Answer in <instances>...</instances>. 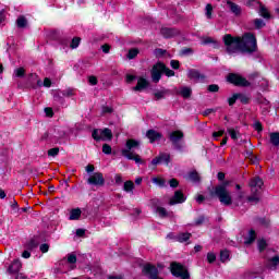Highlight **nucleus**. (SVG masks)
Listing matches in <instances>:
<instances>
[{
	"label": "nucleus",
	"instance_id": "864d4df0",
	"mask_svg": "<svg viewBox=\"0 0 279 279\" xmlns=\"http://www.w3.org/2000/svg\"><path fill=\"white\" fill-rule=\"evenodd\" d=\"M208 90L209 93H217L219 90V85H209Z\"/></svg>",
	"mask_w": 279,
	"mask_h": 279
},
{
	"label": "nucleus",
	"instance_id": "338daca9",
	"mask_svg": "<svg viewBox=\"0 0 279 279\" xmlns=\"http://www.w3.org/2000/svg\"><path fill=\"white\" fill-rule=\"evenodd\" d=\"M84 234H86V231L84 229L76 230V236H84Z\"/></svg>",
	"mask_w": 279,
	"mask_h": 279
},
{
	"label": "nucleus",
	"instance_id": "412c9836",
	"mask_svg": "<svg viewBox=\"0 0 279 279\" xmlns=\"http://www.w3.org/2000/svg\"><path fill=\"white\" fill-rule=\"evenodd\" d=\"M227 5L229 8V10L235 14V16H239V14H241V7H239V4L232 2V1H227Z\"/></svg>",
	"mask_w": 279,
	"mask_h": 279
},
{
	"label": "nucleus",
	"instance_id": "c85d7f7f",
	"mask_svg": "<svg viewBox=\"0 0 279 279\" xmlns=\"http://www.w3.org/2000/svg\"><path fill=\"white\" fill-rule=\"evenodd\" d=\"M16 25L20 29H24V27H27V19L25 16L17 17Z\"/></svg>",
	"mask_w": 279,
	"mask_h": 279
},
{
	"label": "nucleus",
	"instance_id": "b1692460",
	"mask_svg": "<svg viewBox=\"0 0 279 279\" xmlns=\"http://www.w3.org/2000/svg\"><path fill=\"white\" fill-rule=\"evenodd\" d=\"M153 184H156V186H159V189H165L167 186V181L160 177H155L151 179Z\"/></svg>",
	"mask_w": 279,
	"mask_h": 279
},
{
	"label": "nucleus",
	"instance_id": "6ab92c4d",
	"mask_svg": "<svg viewBox=\"0 0 279 279\" xmlns=\"http://www.w3.org/2000/svg\"><path fill=\"white\" fill-rule=\"evenodd\" d=\"M80 217H82V209L73 208L70 210V216H69L70 221H80Z\"/></svg>",
	"mask_w": 279,
	"mask_h": 279
},
{
	"label": "nucleus",
	"instance_id": "13d9d810",
	"mask_svg": "<svg viewBox=\"0 0 279 279\" xmlns=\"http://www.w3.org/2000/svg\"><path fill=\"white\" fill-rule=\"evenodd\" d=\"M114 180L116 184H123V177L121 174H116Z\"/></svg>",
	"mask_w": 279,
	"mask_h": 279
},
{
	"label": "nucleus",
	"instance_id": "393cba45",
	"mask_svg": "<svg viewBox=\"0 0 279 279\" xmlns=\"http://www.w3.org/2000/svg\"><path fill=\"white\" fill-rule=\"evenodd\" d=\"M254 241H256V232L254 230H251L248 232V235L245 238V245H252V243H254Z\"/></svg>",
	"mask_w": 279,
	"mask_h": 279
},
{
	"label": "nucleus",
	"instance_id": "c9c22d12",
	"mask_svg": "<svg viewBox=\"0 0 279 279\" xmlns=\"http://www.w3.org/2000/svg\"><path fill=\"white\" fill-rule=\"evenodd\" d=\"M138 53H140L138 48H132L129 50V53L126 57L129 58V60H134V58H136Z\"/></svg>",
	"mask_w": 279,
	"mask_h": 279
},
{
	"label": "nucleus",
	"instance_id": "7ed1b4c3",
	"mask_svg": "<svg viewBox=\"0 0 279 279\" xmlns=\"http://www.w3.org/2000/svg\"><path fill=\"white\" fill-rule=\"evenodd\" d=\"M162 73H165L167 77H173L175 75V72L167 68L165 63L158 62L153 66L150 72L151 80L153 82H155V84H158V82H160V77H162Z\"/></svg>",
	"mask_w": 279,
	"mask_h": 279
},
{
	"label": "nucleus",
	"instance_id": "de8ad7c7",
	"mask_svg": "<svg viewBox=\"0 0 279 279\" xmlns=\"http://www.w3.org/2000/svg\"><path fill=\"white\" fill-rule=\"evenodd\" d=\"M179 184L180 183L175 179H171L169 181V185H170L171 189H178Z\"/></svg>",
	"mask_w": 279,
	"mask_h": 279
},
{
	"label": "nucleus",
	"instance_id": "7c9ffc66",
	"mask_svg": "<svg viewBox=\"0 0 279 279\" xmlns=\"http://www.w3.org/2000/svg\"><path fill=\"white\" fill-rule=\"evenodd\" d=\"M220 260L221 263H228L230 260V252L228 250L220 252Z\"/></svg>",
	"mask_w": 279,
	"mask_h": 279
},
{
	"label": "nucleus",
	"instance_id": "bb28decb",
	"mask_svg": "<svg viewBox=\"0 0 279 279\" xmlns=\"http://www.w3.org/2000/svg\"><path fill=\"white\" fill-rule=\"evenodd\" d=\"M134 182L133 181H126V182H124V184H123V191L125 192V193H134Z\"/></svg>",
	"mask_w": 279,
	"mask_h": 279
},
{
	"label": "nucleus",
	"instance_id": "e2e57ef3",
	"mask_svg": "<svg viewBox=\"0 0 279 279\" xmlns=\"http://www.w3.org/2000/svg\"><path fill=\"white\" fill-rule=\"evenodd\" d=\"M11 208H12L13 213H16L19 210V203L13 201Z\"/></svg>",
	"mask_w": 279,
	"mask_h": 279
},
{
	"label": "nucleus",
	"instance_id": "9b49d317",
	"mask_svg": "<svg viewBox=\"0 0 279 279\" xmlns=\"http://www.w3.org/2000/svg\"><path fill=\"white\" fill-rule=\"evenodd\" d=\"M143 271L150 279H162V278L158 277V274H159L158 268H156L155 266H151V264H147L146 266H144Z\"/></svg>",
	"mask_w": 279,
	"mask_h": 279
},
{
	"label": "nucleus",
	"instance_id": "37998d69",
	"mask_svg": "<svg viewBox=\"0 0 279 279\" xmlns=\"http://www.w3.org/2000/svg\"><path fill=\"white\" fill-rule=\"evenodd\" d=\"M58 154H60V148L58 147L48 150V156H51L52 158H56Z\"/></svg>",
	"mask_w": 279,
	"mask_h": 279
},
{
	"label": "nucleus",
	"instance_id": "a211bd4d",
	"mask_svg": "<svg viewBox=\"0 0 279 279\" xmlns=\"http://www.w3.org/2000/svg\"><path fill=\"white\" fill-rule=\"evenodd\" d=\"M149 86V81H147L145 77H140L137 80V85L133 87V90L136 93H141L142 90H145Z\"/></svg>",
	"mask_w": 279,
	"mask_h": 279
},
{
	"label": "nucleus",
	"instance_id": "c03bdc74",
	"mask_svg": "<svg viewBox=\"0 0 279 279\" xmlns=\"http://www.w3.org/2000/svg\"><path fill=\"white\" fill-rule=\"evenodd\" d=\"M80 40L81 39L78 37L73 38L72 41H71L70 47L72 49H77L80 47Z\"/></svg>",
	"mask_w": 279,
	"mask_h": 279
},
{
	"label": "nucleus",
	"instance_id": "20e7f679",
	"mask_svg": "<svg viewBox=\"0 0 279 279\" xmlns=\"http://www.w3.org/2000/svg\"><path fill=\"white\" fill-rule=\"evenodd\" d=\"M226 186L227 184L216 186L215 195H217L219 202H221L223 206H230V204H232V196Z\"/></svg>",
	"mask_w": 279,
	"mask_h": 279
},
{
	"label": "nucleus",
	"instance_id": "bf43d9fd",
	"mask_svg": "<svg viewBox=\"0 0 279 279\" xmlns=\"http://www.w3.org/2000/svg\"><path fill=\"white\" fill-rule=\"evenodd\" d=\"M135 80H136L135 75H132V74L126 75V83L128 84H132V82L135 81Z\"/></svg>",
	"mask_w": 279,
	"mask_h": 279
},
{
	"label": "nucleus",
	"instance_id": "5701e85b",
	"mask_svg": "<svg viewBox=\"0 0 279 279\" xmlns=\"http://www.w3.org/2000/svg\"><path fill=\"white\" fill-rule=\"evenodd\" d=\"M227 132L229 136H231L232 141H239V138L241 137V133L239 132V129L229 128L227 129Z\"/></svg>",
	"mask_w": 279,
	"mask_h": 279
},
{
	"label": "nucleus",
	"instance_id": "49530a36",
	"mask_svg": "<svg viewBox=\"0 0 279 279\" xmlns=\"http://www.w3.org/2000/svg\"><path fill=\"white\" fill-rule=\"evenodd\" d=\"M97 76H88V83L90 84V86H97Z\"/></svg>",
	"mask_w": 279,
	"mask_h": 279
},
{
	"label": "nucleus",
	"instance_id": "aec40b11",
	"mask_svg": "<svg viewBox=\"0 0 279 279\" xmlns=\"http://www.w3.org/2000/svg\"><path fill=\"white\" fill-rule=\"evenodd\" d=\"M146 136L150 141V143H156V141H160L162 135L154 130H149L147 131Z\"/></svg>",
	"mask_w": 279,
	"mask_h": 279
},
{
	"label": "nucleus",
	"instance_id": "5fc2aeb1",
	"mask_svg": "<svg viewBox=\"0 0 279 279\" xmlns=\"http://www.w3.org/2000/svg\"><path fill=\"white\" fill-rule=\"evenodd\" d=\"M5 23V11H0V25H3Z\"/></svg>",
	"mask_w": 279,
	"mask_h": 279
},
{
	"label": "nucleus",
	"instance_id": "423d86ee",
	"mask_svg": "<svg viewBox=\"0 0 279 279\" xmlns=\"http://www.w3.org/2000/svg\"><path fill=\"white\" fill-rule=\"evenodd\" d=\"M170 270L171 274L177 278L189 279V271L186 270V268H184V266H182V264L172 263L170 265Z\"/></svg>",
	"mask_w": 279,
	"mask_h": 279
},
{
	"label": "nucleus",
	"instance_id": "c756f323",
	"mask_svg": "<svg viewBox=\"0 0 279 279\" xmlns=\"http://www.w3.org/2000/svg\"><path fill=\"white\" fill-rule=\"evenodd\" d=\"M156 215H158L161 218L169 217V213L165 207H157L155 209Z\"/></svg>",
	"mask_w": 279,
	"mask_h": 279
},
{
	"label": "nucleus",
	"instance_id": "9d476101",
	"mask_svg": "<svg viewBox=\"0 0 279 279\" xmlns=\"http://www.w3.org/2000/svg\"><path fill=\"white\" fill-rule=\"evenodd\" d=\"M181 138H184V133L182 131H173L170 134V141L173 143L175 149H182L183 145H180Z\"/></svg>",
	"mask_w": 279,
	"mask_h": 279
},
{
	"label": "nucleus",
	"instance_id": "58836bf2",
	"mask_svg": "<svg viewBox=\"0 0 279 279\" xmlns=\"http://www.w3.org/2000/svg\"><path fill=\"white\" fill-rule=\"evenodd\" d=\"M241 97H243V94H234L231 98H229V106H233V104L241 99Z\"/></svg>",
	"mask_w": 279,
	"mask_h": 279
},
{
	"label": "nucleus",
	"instance_id": "72a5a7b5",
	"mask_svg": "<svg viewBox=\"0 0 279 279\" xmlns=\"http://www.w3.org/2000/svg\"><path fill=\"white\" fill-rule=\"evenodd\" d=\"M270 143H271V145H275V147H278V145H279V133H270Z\"/></svg>",
	"mask_w": 279,
	"mask_h": 279
},
{
	"label": "nucleus",
	"instance_id": "f257e3e1",
	"mask_svg": "<svg viewBox=\"0 0 279 279\" xmlns=\"http://www.w3.org/2000/svg\"><path fill=\"white\" fill-rule=\"evenodd\" d=\"M223 43L228 53H236V51L252 53L256 51V36L252 33H245L242 38L226 35L223 37Z\"/></svg>",
	"mask_w": 279,
	"mask_h": 279
},
{
	"label": "nucleus",
	"instance_id": "a878e982",
	"mask_svg": "<svg viewBox=\"0 0 279 279\" xmlns=\"http://www.w3.org/2000/svg\"><path fill=\"white\" fill-rule=\"evenodd\" d=\"M68 263L70 265V269H75V263H77V256L74 253L68 254Z\"/></svg>",
	"mask_w": 279,
	"mask_h": 279
},
{
	"label": "nucleus",
	"instance_id": "2eb2a0df",
	"mask_svg": "<svg viewBox=\"0 0 279 279\" xmlns=\"http://www.w3.org/2000/svg\"><path fill=\"white\" fill-rule=\"evenodd\" d=\"M187 77L193 82H206V76H204V74H201L197 70H189Z\"/></svg>",
	"mask_w": 279,
	"mask_h": 279
},
{
	"label": "nucleus",
	"instance_id": "e433bc0d",
	"mask_svg": "<svg viewBox=\"0 0 279 279\" xmlns=\"http://www.w3.org/2000/svg\"><path fill=\"white\" fill-rule=\"evenodd\" d=\"M205 15H206V19H213V4H207L206 8H205Z\"/></svg>",
	"mask_w": 279,
	"mask_h": 279
},
{
	"label": "nucleus",
	"instance_id": "473e14b6",
	"mask_svg": "<svg viewBox=\"0 0 279 279\" xmlns=\"http://www.w3.org/2000/svg\"><path fill=\"white\" fill-rule=\"evenodd\" d=\"M191 239V233H180L178 235V242L179 243H186Z\"/></svg>",
	"mask_w": 279,
	"mask_h": 279
},
{
	"label": "nucleus",
	"instance_id": "a18cd8bd",
	"mask_svg": "<svg viewBox=\"0 0 279 279\" xmlns=\"http://www.w3.org/2000/svg\"><path fill=\"white\" fill-rule=\"evenodd\" d=\"M102 153L104 154H112V147H110V145H108V144H104L102 145Z\"/></svg>",
	"mask_w": 279,
	"mask_h": 279
},
{
	"label": "nucleus",
	"instance_id": "6e6552de",
	"mask_svg": "<svg viewBox=\"0 0 279 279\" xmlns=\"http://www.w3.org/2000/svg\"><path fill=\"white\" fill-rule=\"evenodd\" d=\"M88 184H92L94 186H104V184L106 183V180L104 179V174L100 172H95L94 174H92L88 180H87Z\"/></svg>",
	"mask_w": 279,
	"mask_h": 279
},
{
	"label": "nucleus",
	"instance_id": "603ef678",
	"mask_svg": "<svg viewBox=\"0 0 279 279\" xmlns=\"http://www.w3.org/2000/svg\"><path fill=\"white\" fill-rule=\"evenodd\" d=\"M39 250L43 254H47V252H49V244H41Z\"/></svg>",
	"mask_w": 279,
	"mask_h": 279
},
{
	"label": "nucleus",
	"instance_id": "4d7b16f0",
	"mask_svg": "<svg viewBox=\"0 0 279 279\" xmlns=\"http://www.w3.org/2000/svg\"><path fill=\"white\" fill-rule=\"evenodd\" d=\"M45 114L46 117H53V109L49 107L45 108Z\"/></svg>",
	"mask_w": 279,
	"mask_h": 279
},
{
	"label": "nucleus",
	"instance_id": "774afa93",
	"mask_svg": "<svg viewBox=\"0 0 279 279\" xmlns=\"http://www.w3.org/2000/svg\"><path fill=\"white\" fill-rule=\"evenodd\" d=\"M32 256V253H29V251H24L22 253V258H29Z\"/></svg>",
	"mask_w": 279,
	"mask_h": 279
},
{
	"label": "nucleus",
	"instance_id": "680f3d73",
	"mask_svg": "<svg viewBox=\"0 0 279 279\" xmlns=\"http://www.w3.org/2000/svg\"><path fill=\"white\" fill-rule=\"evenodd\" d=\"M85 171L87 173H93V171H95V166L93 165H87L86 168H85Z\"/></svg>",
	"mask_w": 279,
	"mask_h": 279
},
{
	"label": "nucleus",
	"instance_id": "39448f33",
	"mask_svg": "<svg viewBox=\"0 0 279 279\" xmlns=\"http://www.w3.org/2000/svg\"><path fill=\"white\" fill-rule=\"evenodd\" d=\"M92 136L94 141H112V131L110 129H96L93 131Z\"/></svg>",
	"mask_w": 279,
	"mask_h": 279
},
{
	"label": "nucleus",
	"instance_id": "a19ab883",
	"mask_svg": "<svg viewBox=\"0 0 279 279\" xmlns=\"http://www.w3.org/2000/svg\"><path fill=\"white\" fill-rule=\"evenodd\" d=\"M257 246L259 252H263V250H265V247H267V241L260 239L257 241Z\"/></svg>",
	"mask_w": 279,
	"mask_h": 279
},
{
	"label": "nucleus",
	"instance_id": "4c0bfd02",
	"mask_svg": "<svg viewBox=\"0 0 279 279\" xmlns=\"http://www.w3.org/2000/svg\"><path fill=\"white\" fill-rule=\"evenodd\" d=\"M189 180L191 182H199V174L195 171L190 172Z\"/></svg>",
	"mask_w": 279,
	"mask_h": 279
},
{
	"label": "nucleus",
	"instance_id": "0e129e2a",
	"mask_svg": "<svg viewBox=\"0 0 279 279\" xmlns=\"http://www.w3.org/2000/svg\"><path fill=\"white\" fill-rule=\"evenodd\" d=\"M254 128H255V130H257V132H262L263 131V125L260 124V122H255L254 123Z\"/></svg>",
	"mask_w": 279,
	"mask_h": 279
},
{
	"label": "nucleus",
	"instance_id": "ea45409f",
	"mask_svg": "<svg viewBox=\"0 0 279 279\" xmlns=\"http://www.w3.org/2000/svg\"><path fill=\"white\" fill-rule=\"evenodd\" d=\"M254 25H255L256 29H262V27H265V21H263L260 19H255Z\"/></svg>",
	"mask_w": 279,
	"mask_h": 279
},
{
	"label": "nucleus",
	"instance_id": "dca6fc26",
	"mask_svg": "<svg viewBox=\"0 0 279 279\" xmlns=\"http://www.w3.org/2000/svg\"><path fill=\"white\" fill-rule=\"evenodd\" d=\"M278 265H279L278 255H274L271 257L267 256V263H266L267 269H271L272 271H276L278 269Z\"/></svg>",
	"mask_w": 279,
	"mask_h": 279
},
{
	"label": "nucleus",
	"instance_id": "4468645a",
	"mask_svg": "<svg viewBox=\"0 0 279 279\" xmlns=\"http://www.w3.org/2000/svg\"><path fill=\"white\" fill-rule=\"evenodd\" d=\"M251 191L254 195H258V191L263 189V179L256 177L250 182Z\"/></svg>",
	"mask_w": 279,
	"mask_h": 279
},
{
	"label": "nucleus",
	"instance_id": "69168bd1",
	"mask_svg": "<svg viewBox=\"0 0 279 279\" xmlns=\"http://www.w3.org/2000/svg\"><path fill=\"white\" fill-rule=\"evenodd\" d=\"M44 86H45L46 88H50V87H51V80L45 78V80H44Z\"/></svg>",
	"mask_w": 279,
	"mask_h": 279
},
{
	"label": "nucleus",
	"instance_id": "79ce46f5",
	"mask_svg": "<svg viewBox=\"0 0 279 279\" xmlns=\"http://www.w3.org/2000/svg\"><path fill=\"white\" fill-rule=\"evenodd\" d=\"M217 260V255L213 252L207 253V262L208 263H215Z\"/></svg>",
	"mask_w": 279,
	"mask_h": 279
},
{
	"label": "nucleus",
	"instance_id": "f704fd0d",
	"mask_svg": "<svg viewBox=\"0 0 279 279\" xmlns=\"http://www.w3.org/2000/svg\"><path fill=\"white\" fill-rule=\"evenodd\" d=\"M161 34L162 36H165V38H171L174 36L175 33L171 28H162Z\"/></svg>",
	"mask_w": 279,
	"mask_h": 279
},
{
	"label": "nucleus",
	"instance_id": "f3484780",
	"mask_svg": "<svg viewBox=\"0 0 279 279\" xmlns=\"http://www.w3.org/2000/svg\"><path fill=\"white\" fill-rule=\"evenodd\" d=\"M21 267H23L21 259H14L13 263L8 267L7 271L10 275L19 274L21 271Z\"/></svg>",
	"mask_w": 279,
	"mask_h": 279
},
{
	"label": "nucleus",
	"instance_id": "0eeeda50",
	"mask_svg": "<svg viewBox=\"0 0 279 279\" xmlns=\"http://www.w3.org/2000/svg\"><path fill=\"white\" fill-rule=\"evenodd\" d=\"M227 80L235 86H250V82L239 74H229Z\"/></svg>",
	"mask_w": 279,
	"mask_h": 279
},
{
	"label": "nucleus",
	"instance_id": "f8f14e48",
	"mask_svg": "<svg viewBox=\"0 0 279 279\" xmlns=\"http://www.w3.org/2000/svg\"><path fill=\"white\" fill-rule=\"evenodd\" d=\"M186 202V197L182 191H175L174 195L170 198L169 205L175 206V204H184Z\"/></svg>",
	"mask_w": 279,
	"mask_h": 279
},
{
	"label": "nucleus",
	"instance_id": "09e8293b",
	"mask_svg": "<svg viewBox=\"0 0 279 279\" xmlns=\"http://www.w3.org/2000/svg\"><path fill=\"white\" fill-rule=\"evenodd\" d=\"M165 95H167V90H161V92L155 93L156 99H162V97H165Z\"/></svg>",
	"mask_w": 279,
	"mask_h": 279
},
{
	"label": "nucleus",
	"instance_id": "4be33fe9",
	"mask_svg": "<svg viewBox=\"0 0 279 279\" xmlns=\"http://www.w3.org/2000/svg\"><path fill=\"white\" fill-rule=\"evenodd\" d=\"M28 82L33 88H36V86H43V83L38 78V75L36 74H31L28 77Z\"/></svg>",
	"mask_w": 279,
	"mask_h": 279
},
{
	"label": "nucleus",
	"instance_id": "3c124183",
	"mask_svg": "<svg viewBox=\"0 0 279 279\" xmlns=\"http://www.w3.org/2000/svg\"><path fill=\"white\" fill-rule=\"evenodd\" d=\"M110 113H112V107L104 106L102 114H110Z\"/></svg>",
	"mask_w": 279,
	"mask_h": 279
},
{
	"label": "nucleus",
	"instance_id": "f03ea898",
	"mask_svg": "<svg viewBox=\"0 0 279 279\" xmlns=\"http://www.w3.org/2000/svg\"><path fill=\"white\" fill-rule=\"evenodd\" d=\"M141 147V142L136 140H128L126 141V148H123L121 150V154L124 158L128 160H134L136 165H143V159L141 156L136 153H134V149H138Z\"/></svg>",
	"mask_w": 279,
	"mask_h": 279
},
{
	"label": "nucleus",
	"instance_id": "cd10ccee",
	"mask_svg": "<svg viewBox=\"0 0 279 279\" xmlns=\"http://www.w3.org/2000/svg\"><path fill=\"white\" fill-rule=\"evenodd\" d=\"M193 90L191 89V87H181L179 90V95H182L184 97V99H189V97H191Z\"/></svg>",
	"mask_w": 279,
	"mask_h": 279
},
{
	"label": "nucleus",
	"instance_id": "ddd939ff",
	"mask_svg": "<svg viewBox=\"0 0 279 279\" xmlns=\"http://www.w3.org/2000/svg\"><path fill=\"white\" fill-rule=\"evenodd\" d=\"M248 5H258L259 7V14L263 16V19H271V14L265 8L258 0H248Z\"/></svg>",
	"mask_w": 279,
	"mask_h": 279
},
{
	"label": "nucleus",
	"instance_id": "6e6d98bb",
	"mask_svg": "<svg viewBox=\"0 0 279 279\" xmlns=\"http://www.w3.org/2000/svg\"><path fill=\"white\" fill-rule=\"evenodd\" d=\"M226 131L220 130L218 132H214L213 133V137L217 141V138H219V136H221L222 134H225Z\"/></svg>",
	"mask_w": 279,
	"mask_h": 279
},
{
	"label": "nucleus",
	"instance_id": "1a4fd4ad",
	"mask_svg": "<svg viewBox=\"0 0 279 279\" xmlns=\"http://www.w3.org/2000/svg\"><path fill=\"white\" fill-rule=\"evenodd\" d=\"M171 156L167 153L160 154L158 157L154 158L150 162V167H156L158 165H169Z\"/></svg>",
	"mask_w": 279,
	"mask_h": 279
},
{
	"label": "nucleus",
	"instance_id": "052dcab7",
	"mask_svg": "<svg viewBox=\"0 0 279 279\" xmlns=\"http://www.w3.org/2000/svg\"><path fill=\"white\" fill-rule=\"evenodd\" d=\"M170 65L173 68V69H180V61L178 60H172L170 62Z\"/></svg>",
	"mask_w": 279,
	"mask_h": 279
},
{
	"label": "nucleus",
	"instance_id": "8fccbe9b",
	"mask_svg": "<svg viewBox=\"0 0 279 279\" xmlns=\"http://www.w3.org/2000/svg\"><path fill=\"white\" fill-rule=\"evenodd\" d=\"M89 269H90V271H93V274L95 276H97V274H100V271H101V268H99V265H95L94 267H92Z\"/></svg>",
	"mask_w": 279,
	"mask_h": 279
},
{
	"label": "nucleus",
	"instance_id": "2f4dec72",
	"mask_svg": "<svg viewBox=\"0 0 279 279\" xmlns=\"http://www.w3.org/2000/svg\"><path fill=\"white\" fill-rule=\"evenodd\" d=\"M13 77H25V68H16L13 71Z\"/></svg>",
	"mask_w": 279,
	"mask_h": 279
}]
</instances>
